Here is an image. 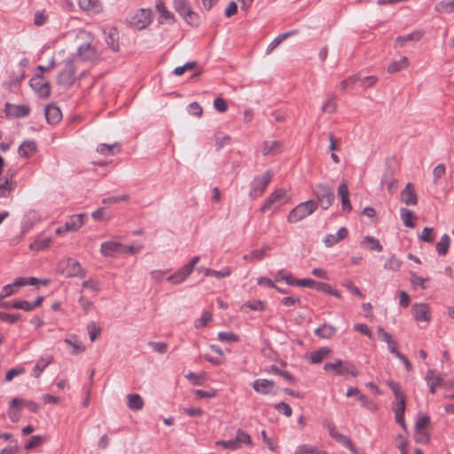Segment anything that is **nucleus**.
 Here are the masks:
<instances>
[{
    "mask_svg": "<svg viewBox=\"0 0 454 454\" xmlns=\"http://www.w3.org/2000/svg\"><path fill=\"white\" fill-rule=\"evenodd\" d=\"M324 370L326 372H333L336 375L343 376L345 378H356L359 375V371L356 365L348 360L337 359L333 363H325Z\"/></svg>",
    "mask_w": 454,
    "mask_h": 454,
    "instance_id": "f257e3e1",
    "label": "nucleus"
},
{
    "mask_svg": "<svg viewBox=\"0 0 454 454\" xmlns=\"http://www.w3.org/2000/svg\"><path fill=\"white\" fill-rule=\"evenodd\" d=\"M317 208V203L315 200H309L301 202L289 212L287 222L291 223H298L313 214Z\"/></svg>",
    "mask_w": 454,
    "mask_h": 454,
    "instance_id": "f03ea898",
    "label": "nucleus"
},
{
    "mask_svg": "<svg viewBox=\"0 0 454 454\" xmlns=\"http://www.w3.org/2000/svg\"><path fill=\"white\" fill-rule=\"evenodd\" d=\"M272 178L270 170H267L262 176H256L250 184L249 197L253 200L261 197Z\"/></svg>",
    "mask_w": 454,
    "mask_h": 454,
    "instance_id": "7ed1b4c3",
    "label": "nucleus"
},
{
    "mask_svg": "<svg viewBox=\"0 0 454 454\" xmlns=\"http://www.w3.org/2000/svg\"><path fill=\"white\" fill-rule=\"evenodd\" d=\"M313 192L317 200V205L319 204L324 210L329 208L335 198L332 187L326 184H317Z\"/></svg>",
    "mask_w": 454,
    "mask_h": 454,
    "instance_id": "20e7f679",
    "label": "nucleus"
},
{
    "mask_svg": "<svg viewBox=\"0 0 454 454\" xmlns=\"http://www.w3.org/2000/svg\"><path fill=\"white\" fill-rule=\"evenodd\" d=\"M286 201V191L282 188L277 189L268 196L265 202L262 205L260 211L264 213L270 210H276Z\"/></svg>",
    "mask_w": 454,
    "mask_h": 454,
    "instance_id": "39448f33",
    "label": "nucleus"
},
{
    "mask_svg": "<svg viewBox=\"0 0 454 454\" xmlns=\"http://www.w3.org/2000/svg\"><path fill=\"white\" fill-rule=\"evenodd\" d=\"M174 9L190 25L199 23V16L190 6L188 0H173Z\"/></svg>",
    "mask_w": 454,
    "mask_h": 454,
    "instance_id": "423d86ee",
    "label": "nucleus"
},
{
    "mask_svg": "<svg viewBox=\"0 0 454 454\" xmlns=\"http://www.w3.org/2000/svg\"><path fill=\"white\" fill-rule=\"evenodd\" d=\"M75 80V71L74 61L71 59H67L65 61V67L58 75V83L64 86H70Z\"/></svg>",
    "mask_w": 454,
    "mask_h": 454,
    "instance_id": "0eeeda50",
    "label": "nucleus"
},
{
    "mask_svg": "<svg viewBox=\"0 0 454 454\" xmlns=\"http://www.w3.org/2000/svg\"><path fill=\"white\" fill-rule=\"evenodd\" d=\"M152 22V13L150 10L140 9L131 18V25L137 29H144Z\"/></svg>",
    "mask_w": 454,
    "mask_h": 454,
    "instance_id": "6e6552de",
    "label": "nucleus"
},
{
    "mask_svg": "<svg viewBox=\"0 0 454 454\" xmlns=\"http://www.w3.org/2000/svg\"><path fill=\"white\" fill-rule=\"evenodd\" d=\"M125 245L119 241L109 240L103 242L100 246V253L106 257H114L118 254H122Z\"/></svg>",
    "mask_w": 454,
    "mask_h": 454,
    "instance_id": "1a4fd4ad",
    "label": "nucleus"
},
{
    "mask_svg": "<svg viewBox=\"0 0 454 454\" xmlns=\"http://www.w3.org/2000/svg\"><path fill=\"white\" fill-rule=\"evenodd\" d=\"M77 55L84 62H91L98 58V52L90 43L81 44L77 49Z\"/></svg>",
    "mask_w": 454,
    "mask_h": 454,
    "instance_id": "9d476101",
    "label": "nucleus"
},
{
    "mask_svg": "<svg viewBox=\"0 0 454 454\" xmlns=\"http://www.w3.org/2000/svg\"><path fill=\"white\" fill-rule=\"evenodd\" d=\"M411 314L417 322L428 323L431 319L429 307L426 303H415L411 307Z\"/></svg>",
    "mask_w": 454,
    "mask_h": 454,
    "instance_id": "9b49d317",
    "label": "nucleus"
},
{
    "mask_svg": "<svg viewBox=\"0 0 454 454\" xmlns=\"http://www.w3.org/2000/svg\"><path fill=\"white\" fill-rule=\"evenodd\" d=\"M4 113L7 116L13 118H23L29 114L30 107L27 105H13L5 103Z\"/></svg>",
    "mask_w": 454,
    "mask_h": 454,
    "instance_id": "f8f14e48",
    "label": "nucleus"
},
{
    "mask_svg": "<svg viewBox=\"0 0 454 454\" xmlns=\"http://www.w3.org/2000/svg\"><path fill=\"white\" fill-rule=\"evenodd\" d=\"M64 273L67 277H84L83 271L80 262L73 258H68L65 262Z\"/></svg>",
    "mask_w": 454,
    "mask_h": 454,
    "instance_id": "ddd939ff",
    "label": "nucleus"
},
{
    "mask_svg": "<svg viewBox=\"0 0 454 454\" xmlns=\"http://www.w3.org/2000/svg\"><path fill=\"white\" fill-rule=\"evenodd\" d=\"M85 218L86 215L84 213L72 215L64 224L65 230L67 232L77 231L84 225Z\"/></svg>",
    "mask_w": 454,
    "mask_h": 454,
    "instance_id": "4468645a",
    "label": "nucleus"
},
{
    "mask_svg": "<svg viewBox=\"0 0 454 454\" xmlns=\"http://www.w3.org/2000/svg\"><path fill=\"white\" fill-rule=\"evenodd\" d=\"M274 387L275 382L267 379H257L253 383L254 390L262 395L274 394Z\"/></svg>",
    "mask_w": 454,
    "mask_h": 454,
    "instance_id": "2eb2a0df",
    "label": "nucleus"
},
{
    "mask_svg": "<svg viewBox=\"0 0 454 454\" xmlns=\"http://www.w3.org/2000/svg\"><path fill=\"white\" fill-rule=\"evenodd\" d=\"M324 426L328 430L330 436L337 442L342 444L344 447L351 446V439L338 432L333 423L326 421Z\"/></svg>",
    "mask_w": 454,
    "mask_h": 454,
    "instance_id": "dca6fc26",
    "label": "nucleus"
},
{
    "mask_svg": "<svg viewBox=\"0 0 454 454\" xmlns=\"http://www.w3.org/2000/svg\"><path fill=\"white\" fill-rule=\"evenodd\" d=\"M338 195L340 198L342 210L349 213L352 209L349 200V191L346 181H342L338 187Z\"/></svg>",
    "mask_w": 454,
    "mask_h": 454,
    "instance_id": "f3484780",
    "label": "nucleus"
},
{
    "mask_svg": "<svg viewBox=\"0 0 454 454\" xmlns=\"http://www.w3.org/2000/svg\"><path fill=\"white\" fill-rule=\"evenodd\" d=\"M425 380L429 387L430 393L434 394L436 388L442 385L443 379L440 374H436L434 370L429 369L426 372Z\"/></svg>",
    "mask_w": 454,
    "mask_h": 454,
    "instance_id": "a211bd4d",
    "label": "nucleus"
},
{
    "mask_svg": "<svg viewBox=\"0 0 454 454\" xmlns=\"http://www.w3.org/2000/svg\"><path fill=\"white\" fill-rule=\"evenodd\" d=\"M44 114L47 122L51 125L57 124L62 117V114L59 107L52 104L48 105L45 107Z\"/></svg>",
    "mask_w": 454,
    "mask_h": 454,
    "instance_id": "6ab92c4d",
    "label": "nucleus"
},
{
    "mask_svg": "<svg viewBox=\"0 0 454 454\" xmlns=\"http://www.w3.org/2000/svg\"><path fill=\"white\" fill-rule=\"evenodd\" d=\"M31 86L33 90L41 97L48 98L50 96V86L48 82H43L42 77H35L31 79Z\"/></svg>",
    "mask_w": 454,
    "mask_h": 454,
    "instance_id": "aec40b11",
    "label": "nucleus"
},
{
    "mask_svg": "<svg viewBox=\"0 0 454 454\" xmlns=\"http://www.w3.org/2000/svg\"><path fill=\"white\" fill-rule=\"evenodd\" d=\"M401 200L406 205H416L418 197L411 183H408L400 194Z\"/></svg>",
    "mask_w": 454,
    "mask_h": 454,
    "instance_id": "412c9836",
    "label": "nucleus"
},
{
    "mask_svg": "<svg viewBox=\"0 0 454 454\" xmlns=\"http://www.w3.org/2000/svg\"><path fill=\"white\" fill-rule=\"evenodd\" d=\"M348 236V230L346 227H341L338 230L335 234H328L324 239L325 247H332L340 240L344 239Z\"/></svg>",
    "mask_w": 454,
    "mask_h": 454,
    "instance_id": "4be33fe9",
    "label": "nucleus"
},
{
    "mask_svg": "<svg viewBox=\"0 0 454 454\" xmlns=\"http://www.w3.org/2000/svg\"><path fill=\"white\" fill-rule=\"evenodd\" d=\"M191 274H192V271L188 268H186L185 265H184L182 268L177 270L175 273L168 276L167 278V280L173 285H178V284L183 283Z\"/></svg>",
    "mask_w": 454,
    "mask_h": 454,
    "instance_id": "5701e85b",
    "label": "nucleus"
},
{
    "mask_svg": "<svg viewBox=\"0 0 454 454\" xmlns=\"http://www.w3.org/2000/svg\"><path fill=\"white\" fill-rule=\"evenodd\" d=\"M377 333L379 338L387 344L388 351L395 355L398 350L396 349V341L393 339L392 335L386 332L382 327H378Z\"/></svg>",
    "mask_w": 454,
    "mask_h": 454,
    "instance_id": "b1692460",
    "label": "nucleus"
},
{
    "mask_svg": "<svg viewBox=\"0 0 454 454\" xmlns=\"http://www.w3.org/2000/svg\"><path fill=\"white\" fill-rule=\"evenodd\" d=\"M105 41L106 44L114 51L119 50V35L118 31L111 27L108 30H106L105 32Z\"/></svg>",
    "mask_w": 454,
    "mask_h": 454,
    "instance_id": "393cba45",
    "label": "nucleus"
},
{
    "mask_svg": "<svg viewBox=\"0 0 454 454\" xmlns=\"http://www.w3.org/2000/svg\"><path fill=\"white\" fill-rule=\"evenodd\" d=\"M37 150L36 144L34 140L24 141L18 149L20 157L27 158L35 153Z\"/></svg>",
    "mask_w": 454,
    "mask_h": 454,
    "instance_id": "a878e982",
    "label": "nucleus"
},
{
    "mask_svg": "<svg viewBox=\"0 0 454 454\" xmlns=\"http://www.w3.org/2000/svg\"><path fill=\"white\" fill-rule=\"evenodd\" d=\"M51 363L50 356H43L37 360L34 368L32 369L31 375L35 378H39L45 368Z\"/></svg>",
    "mask_w": 454,
    "mask_h": 454,
    "instance_id": "bb28decb",
    "label": "nucleus"
},
{
    "mask_svg": "<svg viewBox=\"0 0 454 454\" xmlns=\"http://www.w3.org/2000/svg\"><path fill=\"white\" fill-rule=\"evenodd\" d=\"M336 333V328L328 324H323L315 330V334L322 339H331Z\"/></svg>",
    "mask_w": 454,
    "mask_h": 454,
    "instance_id": "cd10ccee",
    "label": "nucleus"
},
{
    "mask_svg": "<svg viewBox=\"0 0 454 454\" xmlns=\"http://www.w3.org/2000/svg\"><path fill=\"white\" fill-rule=\"evenodd\" d=\"M127 405L131 411H140L144 407V400L138 394L127 395Z\"/></svg>",
    "mask_w": 454,
    "mask_h": 454,
    "instance_id": "c85d7f7f",
    "label": "nucleus"
},
{
    "mask_svg": "<svg viewBox=\"0 0 454 454\" xmlns=\"http://www.w3.org/2000/svg\"><path fill=\"white\" fill-rule=\"evenodd\" d=\"M96 151L102 155L112 156L120 152V146L118 143H114L112 145L99 144L97 146Z\"/></svg>",
    "mask_w": 454,
    "mask_h": 454,
    "instance_id": "c756f323",
    "label": "nucleus"
},
{
    "mask_svg": "<svg viewBox=\"0 0 454 454\" xmlns=\"http://www.w3.org/2000/svg\"><path fill=\"white\" fill-rule=\"evenodd\" d=\"M298 33V30H291L282 34H279L278 36L274 38V40L268 45L266 53L269 54L277 46H278L284 40L288 37L294 35Z\"/></svg>",
    "mask_w": 454,
    "mask_h": 454,
    "instance_id": "7c9ffc66",
    "label": "nucleus"
},
{
    "mask_svg": "<svg viewBox=\"0 0 454 454\" xmlns=\"http://www.w3.org/2000/svg\"><path fill=\"white\" fill-rule=\"evenodd\" d=\"M65 342L73 348V350L71 351L72 355H79L85 351V346L78 340L77 336L74 334L65 339Z\"/></svg>",
    "mask_w": 454,
    "mask_h": 454,
    "instance_id": "2f4dec72",
    "label": "nucleus"
},
{
    "mask_svg": "<svg viewBox=\"0 0 454 454\" xmlns=\"http://www.w3.org/2000/svg\"><path fill=\"white\" fill-rule=\"evenodd\" d=\"M422 36L419 31H413L406 35L398 36L395 40L396 47H403L409 41H419Z\"/></svg>",
    "mask_w": 454,
    "mask_h": 454,
    "instance_id": "473e14b6",
    "label": "nucleus"
},
{
    "mask_svg": "<svg viewBox=\"0 0 454 454\" xmlns=\"http://www.w3.org/2000/svg\"><path fill=\"white\" fill-rule=\"evenodd\" d=\"M297 278H294L293 275L286 270H279L275 277V281H285L288 286H295Z\"/></svg>",
    "mask_w": 454,
    "mask_h": 454,
    "instance_id": "72a5a7b5",
    "label": "nucleus"
},
{
    "mask_svg": "<svg viewBox=\"0 0 454 454\" xmlns=\"http://www.w3.org/2000/svg\"><path fill=\"white\" fill-rule=\"evenodd\" d=\"M408 67L407 57H402L399 60L393 61L387 67L389 74L397 73Z\"/></svg>",
    "mask_w": 454,
    "mask_h": 454,
    "instance_id": "f704fd0d",
    "label": "nucleus"
},
{
    "mask_svg": "<svg viewBox=\"0 0 454 454\" xmlns=\"http://www.w3.org/2000/svg\"><path fill=\"white\" fill-rule=\"evenodd\" d=\"M21 404L26 406L32 412H37L40 410L39 403L31 400L26 401L19 398H13L11 402V406H19Z\"/></svg>",
    "mask_w": 454,
    "mask_h": 454,
    "instance_id": "c9c22d12",
    "label": "nucleus"
},
{
    "mask_svg": "<svg viewBox=\"0 0 454 454\" xmlns=\"http://www.w3.org/2000/svg\"><path fill=\"white\" fill-rule=\"evenodd\" d=\"M434 10L439 13H452L454 12V0H442L437 3Z\"/></svg>",
    "mask_w": 454,
    "mask_h": 454,
    "instance_id": "e433bc0d",
    "label": "nucleus"
},
{
    "mask_svg": "<svg viewBox=\"0 0 454 454\" xmlns=\"http://www.w3.org/2000/svg\"><path fill=\"white\" fill-rule=\"evenodd\" d=\"M400 216L406 227L413 228L415 226V223L413 222L414 214L411 210L406 207L401 208Z\"/></svg>",
    "mask_w": 454,
    "mask_h": 454,
    "instance_id": "4c0bfd02",
    "label": "nucleus"
},
{
    "mask_svg": "<svg viewBox=\"0 0 454 454\" xmlns=\"http://www.w3.org/2000/svg\"><path fill=\"white\" fill-rule=\"evenodd\" d=\"M361 244L368 245L369 249L372 251L381 252L383 250V247L380 243L379 239L372 236H365Z\"/></svg>",
    "mask_w": 454,
    "mask_h": 454,
    "instance_id": "58836bf2",
    "label": "nucleus"
},
{
    "mask_svg": "<svg viewBox=\"0 0 454 454\" xmlns=\"http://www.w3.org/2000/svg\"><path fill=\"white\" fill-rule=\"evenodd\" d=\"M330 353V349L326 347L321 348L318 350L313 351L310 354V362L312 364H318L322 362Z\"/></svg>",
    "mask_w": 454,
    "mask_h": 454,
    "instance_id": "ea45409f",
    "label": "nucleus"
},
{
    "mask_svg": "<svg viewBox=\"0 0 454 454\" xmlns=\"http://www.w3.org/2000/svg\"><path fill=\"white\" fill-rule=\"evenodd\" d=\"M450 237L447 234H443L441 239L436 243V251L439 255H445L450 247Z\"/></svg>",
    "mask_w": 454,
    "mask_h": 454,
    "instance_id": "a19ab883",
    "label": "nucleus"
},
{
    "mask_svg": "<svg viewBox=\"0 0 454 454\" xmlns=\"http://www.w3.org/2000/svg\"><path fill=\"white\" fill-rule=\"evenodd\" d=\"M402 266V261L395 255H391L387 259L384 264V269L391 271H397Z\"/></svg>",
    "mask_w": 454,
    "mask_h": 454,
    "instance_id": "79ce46f5",
    "label": "nucleus"
},
{
    "mask_svg": "<svg viewBox=\"0 0 454 454\" xmlns=\"http://www.w3.org/2000/svg\"><path fill=\"white\" fill-rule=\"evenodd\" d=\"M155 6L160 13V18L165 20H173V14L167 10L163 0H156Z\"/></svg>",
    "mask_w": 454,
    "mask_h": 454,
    "instance_id": "37998d69",
    "label": "nucleus"
},
{
    "mask_svg": "<svg viewBox=\"0 0 454 454\" xmlns=\"http://www.w3.org/2000/svg\"><path fill=\"white\" fill-rule=\"evenodd\" d=\"M234 439L236 441V443H238V446L240 447L241 443H245L247 445L253 444L251 436L240 428L237 430V436Z\"/></svg>",
    "mask_w": 454,
    "mask_h": 454,
    "instance_id": "c03bdc74",
    "label": "nucleus"
},
{
    "mask_svg": "<svg viewBox=\"0 0 454 454\" xmlns=\"http://www.w3.org/2000/svg\"><path fill=\"white\" fill-rule=\"evenodd\" d=\"M294 454H320V451L312 445L301 444L295 448Z\"/></svg>",
    "mask_w": 454,
    "mask_h": 454,
    "instance_id": "a18cd8bd",
    "label": "nucleus"
},
{
    "mask_svg": "<svg viewBox=\"0 0 454 454\" xmlns=\"http://www.w3.org/2000/svg\"><path fill=\"white\" fill-rule=\"evenodd\" d=\"M281 144L278 141H266L263 144L262 153L267 155L270 153H274L278 151Z\"/></svg>",
    "mask_w": 454,
    "mask_h": 454,
    "instance_id": "49530a36",
    "label": "nucleus"
},
{
    "mask_svg": "<svg viewBox=\"0 0 454 454\" xmlns=\"http://www.w3.org/2000/svg\"><path fill=\"white\" fill-rule=\"evenodd\" d=\"M87 330L91 341H95L102 331V329L94 321H90L87 325Z\"/></svg>",
    "mask_w": 454,
    "mask_h": 454,
    "instance_id": "de8ad7c7",
    "label": "nucleus"
},
{
    "mask_svg": "<svg viewBox=\"0 0 454 454\" xmlns=\"http://www.w3.org/2000/svg\"><path fill=\"white\" fill-rule=\"evenodd\" d=\"M337 104H336V97L334 94H332L326 102L322 106V111L328 114H333L336 111Z\"/></svg>",
    "mask_w": 454,
    "mask_h": 454,
    "instance_id": "09e8293b",
    "label": "nucleus"
},
{
    "mask_svg": "<svg viewBox=\"0 0 454 454\" xmlns=\"http://www.w3.org/2000/svg\"><path fill=\"white\" fill-rule=\"evenodd\" d=\"M51 241L52 239L50 237L42 239H37L34 243L30 244V248L32 250H43L50 246Z\"/></svg>",
    "mask_w": 454,
    "mask_h": 454,
    "instance_id": "8fccbe9b",
    "label": "nucleus"
},
{
    "mask_svg": "<svg viewBox=\"0 0 454 454\" xmlns=\"http://www.w3.org/2000/svg\"><path fill=\"white\" fill-rule=\"evenodd\" d=\"M212 320V315L208 311H204L200 318L194 322L195 328H203Z\"/></svg>",
    "mask_w": 454,
    "mask_h": 454,
    "instance_id": "3c124183",
    "label": "nucleus"
},
{
    "mask_svg": "<svg viewBox=\"0 0 454 454\" xmlns=\"http://www.w3.org/2000/svg\"><path fill=\"white\" fill-rule=\"evenodd\" d=\"M242 308H248L254 311H263L265 309V303L260 300H254L244 303Z\"/></svg>",
    "mask_w": 454,
    "mask_h": 454,
    "instance_id": "603ef678",
    "label": "nucleus"
},
{
    "mask_svg": "<svg viewBox=\"0 0 454 454\" xmlns=\"http://www.w3.org/2000/svg\"><path fill=\"white\" fill-rule=\"evenodd\" d=\"M19 287H21V285L17 284V278H16L12 284L4 286L2 289L1 294L4 298L8 297L12 294H16Z\"/></svg>",
    "mask_w": 454,
    "mask_h": 454,
    "instance_id": "864d4df0",
    "label": "nucleus"
},
{
    "mask_svg": "<svg viewBox=\"0 0 454 454\" xmlns=\"http://www.w3.org/2000/svg\"><path fill=\"white\" fill-rule=\"evenodd\" d=\"M218 340L223 342H236L239 340V336L232 332H219Z\"/></svg>",
    "mask_w": 454,
    "mask_h": 454,
    "instance_id": "5fc2aeb1",
    "label": "nucleus"
},
{
    "mask_svg": "<svg viewBox=\"0 0 454 454\" xmlns=\"http://www.w3.org/2000/svg\"><path fill=\"white\" fill-rule=\"evenodd\" d=\"M341 286L347 288L352 294L364 298L363 293L349 279L342 281Z\"/></svg>",
    "mask_w": 454,
    "mask_h": 454,
    "instance_id": "6e6d98bb",
    "label": "nucleus"
},
{
    "mask_svg": "<svg viewBox=\"0 0 454 454\" xmlns=\"http://www.w3.org/2000/svg\"><path fill=\"white\" fill-rule=\"evenodd\" d=\"M26 370L22 366H17L10 369L5 374V380L12 381L16 376L25 373Z\"/></svg>",
    "mask_w": 454,
    "mask_h": 454,
    "instance_id": "4d7b16f0",
    "label": "nucleus"
},
{
    "mask_svg": "<svg viewBox=\"0 0 454 454\" xmlns=\"http://www.w3.org/2000/svg\"><path fill=\"white\" fill-rule=\"evenodd\" d=\"M360 79V74H356L352 76H349L348 78L343 80L340 86L341 90H347L349 87H352L354 84L358 82V80Z\"/></svg>",
    "mask_w": 454,
    "mask_h": 454,
    "instance_id": "13d9d810",
    "label": "nucleus"
},
{
    "mask_svg": "<svg viewBox=\"0 0 454 454\" xmlns=\"http://www.w3.org/2000/svg\"><path fill=\"white\" fill-rule=\"evenodd\" d=\"M148 346H150L156 353L161 355L168 351V344L166 342L149 341Z\"/></svg>",
    "mask_w": 454,
    "mask_h": 454,
    "instance_id": "bf43d9fd",
    "label": "nucleus"
},
{
    "mask_svg": "<svg viewBox=\"0 0 454 454\" xmlns=\"http://www.w3.org/2000/svg\"><path fill=\"white\" fill-rule=\"evenodd\" d=\"M6 306L12 308V309H22L24 311H31L32 310L30 302L27 301H25V300L17 301L12 302V304H10V305L8 304Z\"/></svg>",
    "mask_w": 454,
    "mask_h": 454,
    "instance_id": "052dcab7",
    "label": "nucleus"
},
{
    "mask_svg": "<svg viewBox=\"0 0 454 454\" xmlns=\"http://www.w3.org/2000/svg\"><path fill=\"white\" fill-rule=\"evenodd\" d=\"M43 441V436L33 435L27 440V443L25 444V449L30 450L35 447H37L40 444H42Z\"/></svg>",
    "mask_w": 454,
    "mask_h": 454,
    "instance_id": "680f3d73",
    "label": "nucleus"
},
{
    "mask_svg": "<svg viewBox=\"0 0 454 454\" xmlns=\"http://www.w3.org/2000/svg\"><path fill=\"white\" fill-rule=\"evenodd\" d=\"M378 82V77L375 75H369L362 77L360 75V79L358 80V82H360L361 86L364 88H369L373 86Z\"/></svg>",
    "mask_w": 454,
    "mask_h": 454,
    "instance_id": "e2e57ef3",
    "label": "nucleus"
},
{
    "mask_svg": "<svg viewBox=\"0 0 454 454\" xmlns=\"http://www.w3.org/2000/svg\"><path fill=\"white\" fill-rule=\"evenodd\" d=\"M280 302L285 307H294L301 304V298L299 296H287L284 297Z\"/></svg>",
    "mask_w": 454,
    "mask_h": 454,
    "instance_id": "0e129e2a",
    "label": "nucleus"
},
{
    "mask_svg": "<svg viewBox=\"0 0 454 454\" xmlns=\"http://www.w3.org/2000/svg\"><path fill=\"white\" fill-rule=\"evenodd\" d=\"M275 410L279 413L286 415V417H290L292 415V408L285 402H280L275 404Z\"/></svg>",
    "mask_w": 454,
    "mask_h": 454,
    "instance_id": "69168bd1",
    "label": "nucleus"
},
{
    "mask_svg": "<svg viewBox=\"0 0 454 454\" xmlns=\"http://www.w3.org/2000/svg\"><path fill=\"white\" fill-rule=\"evenodd\" d=\"M434 229L430 227H425L419 236V239L427 243H433L434 236H433Z\"/></svg>",
    "mask_w": 454,
    "mask_h": 454,
    "instance_id": "338daca9",
    "label": "nucleus"
},
{
    "mask_svg": "<svg viewBox=\"0 0 454 454\" xmlns=\"http://www.w3.org/2000/svg\"><path fill=\"white\" fill-rule=\"evenodd\" d=\"M414 439L418 443H427L429 435L426 430H418L414 432Z\"/></svg>",
    "mask_w": 454,
    "mask_h": 454,
    "instance_id": "774afa93",
    "label": "nucleus"
}]
</instances>
